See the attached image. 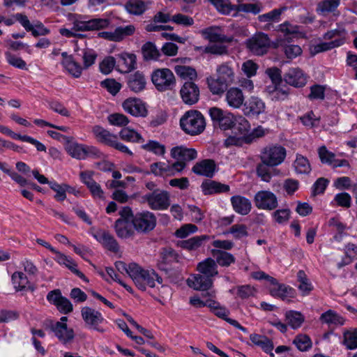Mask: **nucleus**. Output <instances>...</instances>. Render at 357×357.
Wrapping results in <instances>:
<instances>
[{
  "label": "nucleus",
  "mask_w": 357,
  "mask_h": 357,
  "mask_svg": "<svg viewBox=\"0 0 357 357\" xmlns=\"http://www.w3.org/2000/svg\"><path fill=\"white\" fill-rule=\"evenodd\" d=\"M130 273H131V278L136 286L142 291L146 290V286L154 287L155 280L159 284L162 282V279L158 276L154 270L143 269L135 263H131Z\"/></svg>",
  "instance_id": "f257e3e1"
},
{
  "label": "nucleus",
  "mask_w": 357,
  "mask_h": 357,
  "mask_svg": "<svg viewBox=\"0 0 357 357\" xmlns=\"http://www.w3.org/2000/svg\"><path fill=\"white\" fill-rule=\"evenodd\" d=\"M180 126L185 133L192 136L197 135L205 129V119L200 112L189 110L181 118Z\"/></svg>",
  "instance_id": "f03ea898"
},
{
  "label": "nucleus",
  "mask_w": 357,
  "mask_h": 357,
  "mask_svg": "<svg viewBox=\"0 0 357 357\" xmlns=\"http://www.w3.org/2000/svg\"><path fill=\"white\" fill-rule=\"evenodd\" d=\"M110 20L107 18H91L79 15L73 22V29L76 31H89L104 29L109 26Z\"/></svg>",
  "instance_id": "7ed1b4c3"
},
{
  "label": "nucleus",
  "mask_w": 357,
  "mask_h": 357,
  "mask_svg": "<svg viewBox=\"0 0 357 357\" xmlns=\"http://www.w3.org/2000/svg\"><path fill=\"white\" fill-rule=\"evenodd\" d=\"M151 81L159 91H171L176 86V78L169 68H159L151 74Z\"/></svg>",
  "instance_id": "20e7f679"
},
{
  "label": "nucleus",
  "mask_w": 357,
  "mask_h": 357,
  "mask_svg": "<svg viewBox=\"0 0 357 357\" xmlns=\"http://www.w3.org/2000/svg\"><path fill=\"white\" fill-rule=\"evenodd\" d=\"M144 202H146L153 210H165L170 205V196L168 192L156 188L151 192L142 196Z\"/></svg>",
  "instance_id": "39448f33"
},
{
  "label": "nucleus",
  "mask_w": 357,
  "mask_h": 357,
  "mask_svg": "<svg viewBox=\"0 0 357 357\" xmlns=\"http://www.w3.org/2000/svg\"><path fill=\"white\" fill-rule=\"evenodd\" d=\"M287 155V151L281 145H269L261 151L260 160L271 166H278L283 162Z\"/></svg>",
  "instance_id": "423d86ee"
},
{
  "label": "nucleus",
  "mask_w": 357,
  "mask_h": 357,
  "mask_svg": "<svg viewBox=\"0 0 357 357\" xmlns=\"http://www.w3.org/2000/svg\"><path fill=\"white\" fill-rule=\"evenodd\" d=\"M270 39L267 34L257 33L248 39L245 45L253 54L261 56L266 54L270 47Z\"/></svg>",
  "instance_id": "0eeeda50"
},
{
  "label": "nucleus",
  "mask_w": 357,
  "mask_h": 357,
  "mask_svg": "<svg viewBox=\"0 0 357 357\" xmlns=\"http://www.w3.org/2000/svg\"><path fill=\"white\" fill-rule=\"evenodd\" d=\"M208 114L215 126H219L223 130L232 128L234 116L231 113L225 112L220 108L213 107L208 109Z\"/></svg>",
  "instance_id": "6e6552de"
},
{
  "label": "nucleus",
  "mask_w": 357,
  "mask_h": 357,
  "mask_svg": "<svg viewBox=\"0 0 357 357\" xmlns=\"http://www.w3.org/2000/svg\"><path fill=\"white\" fill-rule=\"evenodd\" d=\"M81 314L86 326L90 328L95 330L101 333L105 332V330L100 327V324L104 321L102 314L90 307H84L81 310Z\"/></svg>",
  "instance_id": "1a4fd4ad"
},
{
  "label": "nucleus",
  "mask_w": 357,
  "mask_h": 357,
  "mask_svg": "<svg viewBox=\"0 0 357 357\" xmlns=\"http://www.w3.org/2000/svg\"><path fill=\"white\" fill-rule=\"evenodd\" d=\"M155 224V215L149 211L137 213L132 219L134 228L139 232H148L153 230Z\"/></svg>",
  "instance_id": "9d476101"
},
{
  "label": "nucleus",
  "mask_w": 357,
  "mask_h": 357,
  "mask_svg": "<svg viewBox=\"0 0 357 357\" xmlns=\"http://www.w3.org/2000/svg\"><path fill=\"white\" fill-rule=\"evenodd\" d=\"M180 96L185 104L192 105L199 101L200 90L194 82L185 81L181 87Z\"/></svg>",
  "instance_id": "9b49d317"
},
{
  "label": "nucleus",
  "mask_w": 357,
  "mask_h": 357,
  "mask_svg": "<svg viewBox=\"0 0 357 357\" xmlns=\"http://www.w3.org/2000/svg\"><path fill=\"white\" fill-rule=\"evenodd\" d=\"M47 300L54 305L57 310L63 314H69L73 310V307L69 299L62 296L59 289L50 291L47 295Z\"/></svg>",
  "instance_id": "f8f14e48"
},
{
  "label": "nucleus",
  "mask_w": 357,
  "mask_h": 357,
  "mask_svg": "<svg viewBox=\"0 0 357 357\" xmlns=\"http://www.w3.org/2000/svg\"><path fill=\"white\" fill-rule=\"evenodd\" d=\"M255 204L259 209L273 210L278 206V199L273 192L261 190L255 195Z\"/></svg>",
  "instance_id": "ddd939ff"
},
{
  "label": "nucleus",
  "mask_w": 357,
  "mask_h": 357,
  "mask_svg": "<svg viewBox=\"0 0 357 357\" xmlns=\"http://www.w3.org/2000/svg\"><path fill=\"white\" fill-rule=\"evenodd\" d=\"M50 328L55 337L63 344L71 343L75 338L74 330L72 328H69L68 325L51 324Z\"/></svg>",
  "instance_id": "4468645a"
},
{
  "label": "nucleus",
  "mask_w": 357,
  "mask_h": 357,
  "mask_svg": "<svg viewBox=\"0 0 357 357\" xmlns=\"http://www.w3.org/2000/svg\"><path fill=\"white\" fill-rule=\"evenodd\" d=\"M284 82L294 87L304 86L307 81V76L299 68H290L283 76Z\"/></svg>",
  "instance_id": "2eb2a0df"
},
{
  "label": "nucleus",
  "mask_w": 357,
  "mask_h": 357,
  "mask_svg": "<svg viewBox=\"0 0 357 357\" xmlns=\"http://www.w3.org/2000/svg\"><path fill=\"white\" fill-rule=\"evenodd\" d=\"M123 109L134 116L145 117L148 111L145 104L138 98H128L122 104Z\"/></svg>",
  "instance_id": "dca6fc26"
},
{
  "label": "nucleus",
  "mask_w": 357,
  "mask_h": 357,
  "mask_svg": "<svg viewBox=\"0 0 357 357\" xmlns=\"http://www.w3.org/2000/svg\"><path fill=\"white\" fill-rule=\"evenodd\" d=\"M197 175L212 178L217 172L216 165L213 160L205 159L197 162L192 168Z\"/></svg>",
  "instance_id": "f3484780"
},
{
  "label": "nucleus",
  "mask_w": 357,
  "mask_h": 357,
  "mask_svg": "<svg viewBox=\"0 0 357 357\" xmlns=\"http://www.w3.org/2000/svg\"><path fill=\"white\" fill-rule=\"evenodd\" d=\"M200 188L204 195L227 192L230 190L228 185L211 179H205L202 183Z\"/></svg>",
  "instance_id": "a211bd4d"
},
{
  "label": "nucleus",
  "mask_w": 357,
  "mask_h": 357,
  "mask_svg": "<svg viewBox=\"0 0 357 357\" xmlns=\"http://www.w3.org/2000/svg\"><path fill=\"white\" fill-rule=\"evenodd\" d=\"M171 155L173 158L177 160L176 162H182L186 165V162H189L197 158V153L194 149L180 146L172 149Z\"/></svg>",
  "instance_id": "6ab92c4d"
},
{
  "label": "nucleus",
  "mask_w": 357,
  "mask_h": 357,
  "mask_svg": "<svg viewBox=\"0 0 357 357\" xmlns=\"http://www.w3.org/2000/svg\"><path fill=\"white\" fill-rule=\"evenodd\" d=\"M187 283L190 287L204 291L212 287L213 281L212 278L199 273L188 278Z\"/></svg>",
  "instance_id": "aec40b11"
},
{
  "label": "nucleus",
  "mask_w": 357,
  "mask_h": 357,
  "mask_svg": "<svg viewBox=\"0 0 357 357\" xmlns=\"http://www.w3.org/2000/svg\"><path fill=\"white\" fill-rule=\"evenodd\" d=\"M204 38L208 40L211 43H231L233 40L231 37H228L221 33V29L218 26H210L202 31Z\"/></svg>",
  "instance_id": "412c9836"
},
{
  "label": "nucleus",
  "mask_w": 357,
  "mask_h": 357,
  "mask_svg": "<svg viewBox=\"0 0 357 357\" xmlns=\"http://www.w3.org/2000/svg\"><path fill=\"white\" fill-rule=\"evenodd\" d=\"M225 100L228 105L234 109H238L245 103V96L243 91L237 87H231L225 94Z\"/></svg>",
  "instance_id": "4be33fe9"
},
{
  "label": "nucleus",
  "mask_w": 357,
  "mask_h": 357,
  "mask_svg": "<svg viewBox=\"0 0 357 357\" xmlns=\"http://www.w3.org/2000/svg\"><path fill=\"white\" fill-rule=\"evenodd\" d=\"M243 110L245 115H259L264 112L265 104L260 98L252 96L245 102Z\"/></svg>",
  "instance_id": "5701e85b"
},
{
  "label": "nucleus",
  "mask_w": 357,
  "mask_h": 357,
  "mask_svg": "<svg viewBox=\"0 0 357 357\" xmlns=\"http://www.w3.org/2000/svg\"><path fill=\"white\" fill-rule=\"evenodd\" d=\"M92 132L98 142L107 146L112 147L117 140L116 135L112 134L109 131L100 126H95L92 129Z\"/></svg>",
  "instance_id": "b1692460"
},
{
  "label": "nucleus",
  "mask_w": 357,
  "mask_h": 357,
  "mask_svg": "<svg viewBox=\"0 0 357 357\" xmlns=\"http://www.w3.org/2000/svg\"><path fill=\"white\" fill-rule=\"evenodd\" d=\"M250 340L256 346L260 347L264 352L268 354L271 357L274 356L272 352L274 344L273 341L265 335L256 333L250 335Z\"/></svg>",
  "instance_id": "393cba45"
},
{
  "label": "nucleus",
  "mask_w": 357,
  "mask_h": 357,
  "mask_svg": "<svg viewBox=\"0 0 357 357\" xmlns=\"http://www.w3.org/2000/svg\"><path fill=\"white\" fill-rule=\"evenodd\" d=\"M128 88L135 93H139L145 89L146 81L144 75L137 71L133 74H130L128 77Z\"/></svg>",
  "instance_id": "a878e982"
},
{
  "label": "nucleus",
  "mask_w": 357,
  "mask_h": 357,
  "mask_svg": "<svg viewBox=\"0 0 357 357\" xmlns=\"http://www.w3.org/2000/svg\"><path fill=\"white\" fill-rule=\"evenodd\" d=\"M212 256L217 265L222 267H229L235 264L236 257L231 253L222 250H212Z\"/></svg>",
  "instance_id": "bb28decb"
},
{
  "label": "nucleus",
  "mask_w": 357,
  "mask_h": 357,
  "mask_svg": "<svg viewBox=\"0 0 357 357\" xmlns=\"http://www.w3.org/2000/svg\"><path fill=\"white\" fill-rule=\"evenodd\" d=\"M132 222H126L123 219H118L114 224V229L117 236L120 238H128L134 235L135 231Z\"/></svg>",
  "instance_id": "cd10ccee"
},
{
  "label": "nucleus",
  "mask_w": 357,
  "mask_h": 357,
  "mask_svg": "<svg viewBox=\"0 0 357 357\" xmlns=\"http://www.w3.org/2000/svg\"><path fill=\"white\" fill-rule=\"evenodd\" d=\"M197 271L211 278L218 275V265L211 257L206 258L197 264Z\"/></svg>",
  "instance_id": "c85d7f7f"
},
{
  "label": "nucleus",
  "mask_w": 357,
  "mask_h": 357,
  "mask_svg": "<svg viewBox=\"0 0 357 357\" xmlns=\"http://www.w3.org/2000/svg\"><path fill=\"white\" fill-rule=\"evenodd\" d=\"M231 202L234 210L243 215H247L251 210L250 201L242 196L235 195L231 198Z\"/></svg>",
  "instance_id": "c756f323"
},
{
  "label": "nucleus",
  "mask_w": 357,
  "mask_h": 357,
  "mask_svg": "<svg viewBox=\"0 0 357 357\" xmlns=\"http://www.w3.org/2000/svg\"><path fill=\"white\" fill-rule=\"evenodd\" d=\"M136 56L133 54L123 53L119 55L118 61L119 70L121 73H128L135 68Z\"/></svg>",
  "instance_id": "7c9ffc66"
},
{
  "label": "nucleus",
  "mask_w": 357,
  "mask_h": 357,
  "mask_svg": "<svg viewBox=\"0 0 357 357\" xmlns=\"http://www.w3.org/2000/svg\"><path fill=\"white\" fill-rule=\"evenodd\" d=\"M208 238V236L206 235L196 236L187 240L179 241L178 245L189 251L196 250L202 246L205 240Z\"/></svg>",
  "instance_id": "2f4dec72"
},
{
  "label": "nucleus",
  "mask_w": 357,
  "mask_h": 357,
  "mask_svg": "<svg viewBox=\"0 0 357 357\" xmlns=\"http://www.w3.org/2000/svg\"><path fill=\"white\" fill-rule=\"evenodd\" d=\"M293 167L295 172L300 174H309L312 170L309 160L301 154L296 153Z\"/></svg>",
  "instance_id": "473e14b6"
},
{
  "label": "nucleus",
  "mask_w": 357,
  "mask_h": 357,
  "mask_svg": "<svg viewBox=\"0 0 357 357\" xmlns=\"http://www.w3.org/2000/svg\"><path fill=\"white\" fill-rule=\"evenodd\" d=\"M124 8L129 14L138 16L146 10L147 6L142 0H128Z\"/></svg>",
  "instance_id": "72a5a7b5"
},
{
  "label": "nucleus",
  "mask_w": 357,
  "mask_h": 357,
  "mask_svg": "<svg viewBox=\"0 0 357 357\" xmlns=\"http://www.w3.org/2000/svg\"><path fill=\"white\" fill-rule=\"evenodd\" d=\"M98 241L109 251L118 252L119 245L115 238L108 231H103L99 234Z\"/></svg>",
  "instance_id": "f704fd0d"
},
{
  "label": "nucleus",
  "mask_w": 357,
  "mask_h": 357,
  "mask_svg": "<svg viewBox=\"0 0 357 357\" xmlns=\"http://www.w3.org/2000/svg\"><path fill=\"white\" fill-rule=\"evenodd\" d=\"M344 43L343 38H335L331 42L321 43L317 45L313 46L310 48V52L312 55H315L320 52L331 50L335 47L341 46Z\"/></svg>",
  "instance_id": "c9c22d12"
},
{
  "label": "nucleus",
  "mask_w": 357,
  "mask_h": 357,
  "mask_svg": "<svg viewBox=\"0 0 357 357\" xmlns=\"http://www.w3.org/2000/svg\"><path fill=\"white\" fill-rule=\"evenodd\" d=\"M293 289L285 286L282 284H273V287L270 288V294L272 296L280 298L282 300H285L288 297L292 296Z\"/></svg>",
  "instance_id": "e433bc0d"
},
{
  "label": "nucleus",
  "mask_w": 357,
  "mask_h": 357,
  "mask_svg": "<svg viewBox=\"0 0 357 357\" xmlns=\"http://www.w3.org/2000/svg\"><path fill=\"white\" fill-rule=\"evenodd\" d=\"M143 58L146 61L158 60L160 56V52L155 45L151 42H146L142 47Z\"/></svg>",
  "instance_id": "4c0bfd02"
},
{
  "label": "nucleus",
  "mask_w": 357,
  "mask_h": 357,
  "mask_svg": "<svg viewBox=\"0 0 357 357\" xmlns=\"http://www.w3.org/2000/svg\"><path fill=\"white\" fill-rule=\"evenodd\" d=\"M85 145L74 142L73 140L66 145L67 153L73 158L77 160L84 159Z\"/></svg>",
  "instance_id": "58836bf2"
},
{
  "label": "nucleus",
  "mask_w": 357,
  "mask_h": 357,
  "mask_svg": "<svg viewBox=\"0 0 357 357\" xmlns=\"http://www.w3.org/2000/svg\"><path fill=\"white\" fill-rule=\"evenodd\" d=\"M285 318L288 325L293 329H297L303 323L304 316L299 312L289 310L285 313Z\"/></svg>",
  "instance_id": "ea45409f"
},
{
  "label": "nucleus",
  "mask_w": 357,
  "mask_h": 357,
  "mask_svg": "<svg viewBox=\"0 0 357 357\" xmlns=\"http://www.w3.org/2000/svg\"><path fill=\"white\" fill-rule=\"evenodd\" d=\"M61 63L66 70L74 77L78 78L81 76L84 68L75 61L73 57L67 58L66 61H62Z\"/></svg>",
  "instance_id": "a19ab883"
},
{
  "label": "nucleus",
  "mask_w": 357,
  "mask_h": 357,
  "mask_svg": "<svg viewBox=\"0 0 357 357\" xmlns=\"http://www.w3.org/2000/svg\"><path fill=\"white\" fill-rule=\"evenodd\" d=\"M274 166H271L267 163H264L263 161L261 162L257 165L256 172L257 175L265 182H269L272 178L273 172H275V169H272L271 167Z\"/></svg>",
  "instance_id": "79ce46f5"
},
{
  "label": "nucleus",
  "mask_w": 357,
  "mask_h": 357,
  "mask_svg": "<svg viewBox=\"0 0 357 357\" xmlns=\"http://www.w3.org/2000/svg\"><path fill=\"white\" fill-rule=\"evenodd\" d=\"M320 320L323 323H326L329 325L333 324L335 326H342L344 323V319L331 310H329L327 312L323 313L321 315Z\"/></svg>",
  "instance_id": "37998d69"
},
{
  "label": "nucleus",
  "mask_w": 357,
  "mask_h": 357,
  "mask_svg": "<svg viewBox=\"0 0 357 357\" xmlns=\"http://www.w3.org/2000/svg\"><path fill=\"white\" fill-rule=\"evenodd\" d=\"M218 77L223 80L227 84L233 82L234 73L231 67L227 64L223 63L217 68Z\"/></svg>",
  "instance_id": "c03bdc74"
},
{
  "label": "nucleus",
  "mask_w": 357,
  "mask_h": 357,
  "mask_svg": "<svg viewBox=\"0 0 357 357\" xmlns=\"http://www.w3.org/2000/svg\"><path fill=\"white\" fill-rule=\"evenodd\" d=\"M207 83L210 91L213 94L216 95H220L224 93V91L227 89V86L229 85L218 77H217L216 79L208 78Z\"/></svg>",
  "instance_id": "a18cd8bd"
},
{
  "label": "nucleus",
  "mask_w": 357,
  "mask_h": 357,
  "mask_svg": "<svg viewBox=\"0 0 357 357\" xmlns=\"http://www.w3.org/2000/svg\"><path fill=\"white\" fill-rule=\"evenodd\" d=\"M285 10V7L273 9L267 13L259 15L258 20L261 22H278L280 19V15Z\"/></svg>",
  "instance_id": "49530a36"
},
{
  "label": "nucleus",
  "mask_w": 357,
  "mask_h": 357,
  "mask_svg": "<svg viewBox=\"0 0 357 357\" xmlns=\"http://www.w3.org/2000/svg\"><path fill=\"white\" fill-rule=\"evenodd\" d=\"M174 71L178 76L182 79H189V81H192L197 77L196 70L190 66L176 65L174 66Z\"/></svg>",
  "instance_id": "de8ad7c7"
},
{
  "label": "nucleus",
  "mask_w": 357,
  "mask_h": 357,
  "mask_svg": "<svg viewBox=\"0 0 357 357\" xmlns=\"http://www.w3.org/2000/svg\"><path fill=\"white\" fill-rule=\"evenodd\" d=\"M340 0H322L317 5V11L323 15L332 13L340 5Z\"/></svg>",
  "instance_id": "09e8293b"
},
{
  "label": "nucleus",
  "mask_w": 357,
  "mask_h": 357,
  "mask_svg": "<svg viewBox=\"0 0 357 357\" xmlns=\"http://www.w3.org/2000/svg\"><path fill=\"white\" fill-rule=\"evenodd\" d=\"M119 135L121 139L130 142H144V139L141 136L140 134L135 131L134 130L130 129L128 128H123L120 132Z\"/></svg>",
  "instance_id": "8fccbe9b"
},
{
  "label": "nucleus",
  "mask_w": 357,
  "mask_h": 357,
  "mask_svg": "<svg viewBox=\"0 0 357 357\" xmlns=\"http://www.w3.org/2000/svg\"><path fill=\"white\" fill-rule=\"evenodd\" d=\"M135 26L132 24L116 27L114 29L116 42H121L125 38L132 36L135 33Z\"/></svg>",
  "instance_id": "3c124183"
},
{
  "label": "nucleus",
  "mask_w": 357,
  "mask_h": 357,
  "mask_svg": "<svg viewBox=\"0 0 357 357\" xmlns=\"http://www.w3.org/2000/svg\"><path fill=\"white\" fill-rule=\"evenodd\" d=\"M82 52L83 68L87 69L95 63L98 54L94 50L90 48H84L82 50Z\"/></svg>",
  "instance_id": "603ef678"
},
{
  "label": "nucleus",
  "mask_w": 357,
  "mask_h": 357,
  "mask_svg": "<svg viewBox=\"0 0 357 357\" xmlns=\"http://www.w3.org/2000/svg\"><path fill=\"white\" fill-rule=\"evenodd\" d=\"M12 281L17 291L23 290L29 283L26 275L22 272H15L12 275Z\"/></svg>",
  "instance_id": "864d4df0"
},
{
  "label": "nucleus",
  "mask_w": 357,
  "mask_h": 357,
  "mask_svg": "<svg viewBox=\"0 0 357 357\" xmlns=\"http://www.w3.org/2000/svg\"><path fill=\"white\" fill-rule=\"evenodd\" d=\"M237 130L241 134L245 135L250 130V124L248 121L243 116L234 117L233 127Z\"/></svg>",
  "instance_id": "5fc2aeb1"
},
{
  "label": "nucleus",
  "mask_w": 357,
  "mask_h": 357,
  "mask_svg": "<svg viewBox=\"0 0 357 357\" xmlns=\"http://www.w3.org/2000/svg\"><path fill=\"white\" fill-rule=\"evenodd\" d=\"M225 234H231L235 238L239 239L248 235V228L245 225L236 224L232 225Z\"/></svg>",
  "instance_id": "6e6d98bb"
},
{
  "label": "nucleus",
  "mask_w": 357,
  "mask_h": 357,
  "mask_svg": "<svg viewBox=\"0 0 357 357\" xmlns=\"http://www.w3.org/2000/svg\"><path fill=\"white\" fill-rule=\"evenodd\" d=\"M293 343L301 351H306L312 347V342L306 335H298L293 341Z\"/></svg>",
  "instance_id": "4d7b16f0"
},
{
  "label": "nucleus",
  "mask_w": 357,
  "mask_h": 357,
  "mask_svg": "<svg viewBox=\"0 0 357 357\" xmlns=\"http://www.w3.org/2000/svg\"><path fill=\"white\" fill-rule=\"evenodd\" d=\"M319 158L322 163H326L333 167L335 161V155L329 151L326 146H323L318 151Z\"/></svg>",
  "instance_id": "13d9d810"
},
{
  "label": "nucleus",
  "mask_w": 357,
  "mask_h": 357,
  "mask_svg": "<svg viewBox=\"0 0 357 357\" xmlns=\"http://www.w3.org/2000/svg\"><path fill=\"white\" fill-rule=\"evenodd\" d=\"M165 167L163 176H172L181 172L185 167V164L182 162H175L172 164L165 162Z\"/></svg>",
  "instance_id": "bf43d9fd"
},
{
  "label": "nucleus",
  "mask_w": 357,
  "mask_h": 357,
  "mask_svg": "<svg viewBox=\"0 0 357 357\" xmlns=\"http://www.w3.org/2000/svg\"><path fill=\"white\" fill-rule=\"evenodd\" d=\"M344 344L349 349L357 348V330L347 331L344 333Z\"/></svg>",
  "instance_id": "052dcab7"
},
{
  "label": "nucleus",
  "mask_w": 357,
  "mask_h": 357,
  "mask_svg": "<svg viewBox=\"0 0 357 357\" xmlns=\"http://www.w3.org/2000/svg\"><path fill=\"white\" fill-rule=\"evenodd\" d=\"M107 120L111 125L119 127L125 126L129 123L128 117L120 113L109 114L107 117Z\"/></svg>",
  "instance_id": "680f3d73"
},
{
  "label": "nucleus",
  "mask_w": 357,
  "mask_h": 357,
  "mask_svg": "<svg viewBox=\"0 0 357 357\" xmlns=\"http://www.w3.org/2000/svg\"><path fill=\"white\" fill-rule=\"evenodd\" d=\"M217 10L225 15L229 14L234 10L229 0H208Z\"/></svg>",
  "instance_id": "e2e57ef3"
},
{
  "label": "nucleus",
  "mask_w": 357,
  "mask_h": 357,
  "mask_svg": "<svg viewBox=\"0 0 357 357\" xmlns=\"http://www.w3.org/2000/svg\"><path fill=\"white\" fill-rule=\"evenodd\" d=\"M100 85L113 96H115L121 88V84L114 79H106L101 82Z\"/></svg>",
  "instance_id": "0e129e2a"
},
{
  "label": "nucleus",
  "mask_w": 357,
  "mask_h": 357,
  "mask_svg": "<svg viewBox=\"0 0 357 357\" xmlns=\"http://www.w3.org/2000/svg\"><path fill=\"white\" fill-rule=\"evenodd\" d=\"M49 185L52 190L56 192L54 198L57 201H63L66 198V184H59L55 181H50Z\"/></svg>",
  "instance_id": "69168bd1"
},
{
  "label": "nucleus",
  "mask_w": 357,
  "mask_h": 357,
  "mask_svg": "<svg viewBox=\"0 0 357 357\" xmlns=\"http://www.w3.org/2000/svg\"><path fill=\"white\" fill-rule=\"evenodd\" d=\"M205 53L214 55H225L228 54L227 46L223 44H213L206 46Z\"/></svg>",
  "instance_id": "338daca9"
},
{
  "label": "nucleus",
  "mask_w": 357,
  "mask_h": 357,
  "mask_svg": "<svg viewBox=\"0 0 357 357\" xmlns=\"http://www.w3.org/2000/svg\"><path fill=\"white\" fill-rule=\"evenodd\" d=\"M334 202L336 205L348 208L351 205V197L347 192H340L335 195Z\"/></svg>",
  "instance_id": "774afa93"
}]
</instances>
